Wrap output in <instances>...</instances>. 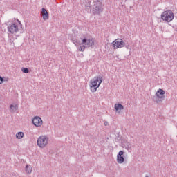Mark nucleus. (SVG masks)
<instances>
[{"instance_id":"obj_5","label":"nucleus","mask_w":177,"mask_h":177,"mask_svg":"<svg viewBox=\"0 0 177 177\" xmlns=\"http://www.w3.org/2000/svg\"><path fill=\"white\" fill-rule=\"evenodd\" d=\"M82 45H84L86 48H93V46H95V40L92 39H86L84 38L82 41Z\"/></svg>"},{"instance_id":"obj_10","label":"nucleus","mask_w":177,"mask_h":177,"mask_svg":"<svg viewBox=\"0 0 177 177\" xmlns=\"http://www.w3.org/2000/svg\"><path fill=\"white\" fill-rule=\"evenodd\" d=\"M41 15L43 17V20H49V14L48 13V10L44 8L41 9Z\"/></svg>"},{"instance_id":"obj_13","label":"nucleus","mask_w":177,"mask_h":177,"mask_svg":"<svg viewBox=\"0 0 177 177\" xmlns=\"http://www.w3.org/2000/svg\"><path fill=\"white\" fill-rule=\"evenodd\" d=\"M10 108L12 113H15V111H17V110L19 109V106L17 104H10Z\"/></svg>"},{"instance_id":"obj_20","label":"nucleus","mask_w":177,"mask_h":177,"mask_svg":"<svg viewBox=\"0 0 177 177\" xmlns=\"http://www.w3.org/2000/svg\"><path fill=\"white\" fill-rule=\"evenodd\" d=\"M21 71H22V73H24L25 74H28L30 73V70L28 69V68H22Z\"/></svg>"},{"instance_id":"obj_9","label":"nucleus","mask_w":177,"mask_h":177,"mask_svg":"<svg viewBox=\"0 0 177 177\" xmlns=\"http://www.w3.org/2000/svg\"><path fill=\"white\" fill-rule=\"evenodd\" d=\"M124 151H120L117 155V162L118 164H122L125 161V158L122 156H124Z\"/></svg>"},{"instance_id":"obj_15","label":"nucleus","mask_w":177,"mask_h":177,"mask_svg":"<svg viewBox=\"0 0 177 177\" xmlns=\"http://www.w3.org/2000/svg\"><path fill=\"white\" fill-rule=\"evenodd\" d=\"M165 95V91L161 88H159L156 92V96H164Z\"/></svg>"},{"instance_id":"obj_12","label":"nucleus","mask_w":177,"mask_h":177,"mask_svg":"<svg viewBox=\"0 0 177 177\" xmlns=\"http://www.w3.org/2000/svg\"><path fill=\"white\" fill-rule=\"evenodd\" d=\"M115 110L116 111H121V110H124V105L118 103L115 104Z\"/></svg>"},{"instance_id":"obj_7","label":"nucleus","mask_w":177,"mask_h":177,"mask_svg":"<svg viewBox=\"0 0 177 177\" xmlns=\"http://www.w3.org/2000/svg\"><path fill=\"white\" fill-rule=\"evenodd\" d=\"M103 12V8L102 7V3H97L94 5L93 13V15H100Z\"/></svg>"},{"instance_id":"obj_4","label":"nucleus","mask_w":177,"mask_h":177,"mask_svg":"<svg viewBox=\"0 0 177 177\" xmlns=\"http://www.w3.org/2000/svg\"><path fill=\"white\" fill-rule=\"evenodd\" d=\"M114 49H121L125 46V42L122 39H116L112 42Z\"/></svg>"},{"instance_id":"obj_19","label":"nucleus","mask_w":177,"mask_h":177,"mask_svg":"<svg viewBox=\"0 0 177 177\" xmlns=\"http://www.w3.org/2000/svg\"><path fill=\"white\" fill-rule=\"evenodd\" d=\"M86 48V46H85V45H82L78 48V50L80 52H84V50H85V49Z\"/></svg>"},{"instance_id":"obj_14","label":"nucleus","mask_w":177,"mask_h":177,"mask_svg":"<svg viewBox=\"0 0 177 177\" xmlns=\"http://www.w3.org/2000/svg\"><path fill=\"white\" fill-rule=\"evenodd\" d=\"M156 103H161L162 102H164V100H165V96H156Z\"/></svg>"},{"instance_id":"obj_1","label":"nucleus","mask_w":177,"mask_h":177,"mask_svg":"<svg viewBox=\"0 0 177 177\" xmlns=\"http://www.w3.org/2000/svg\"><path fill=\"white\" fill-rule=\"evenodd\" d=\"M103 82V77L101 76L95 77L90 80V89L91 92L95 93L97 91V88L100 86V84Z\"/></svg>"},{"instance_id":"obj_8","label":"nucleus","mask_w":177,"mask_h":177,"mask_svg":"<svg viewBox=\"0 0 177 177\" xmlns=\"http://www.w3.org/2000/svg\"><path fill=\"white\" fill-rule=\"evenodd\" d=\"M32 122L35 127H41V125L43 124L42 119L39 116L35 117L32 120Z\"/></svg>"},{"instance_id":"obj_18","label":"nucleus","mask_w":177,"mask_h":177,"mask_svg":"<svg viewBox=\"0 0 177 177\" xmlns=\"http://www.w3.org/2000/svg\"><path fill=\"white\" fill-rule=\"evenodd\" d=\"M26 172H27V174H31V172H32V170L31 169V165H27L26 166Z\"/></svg>"},{"instance_id":"obj_11","label":"nucleus","mask_w":177,"mask_h":177,"mask_svg":"<svg viewBox=\"0 0 177 177\" xmlns=\"http://www.w3.org/2000/svg\"><path fill=\"white\" fill-rule=\"evenodd\" d=\"M92 3V1H86L85 3H84V8H85V10H86L87 12H91V4Z\"/></svg>"},{"instance_id":"obj_6","label":"nucleus","mask_w":177,"mask_h":177,"mask_svg":"<svg viewBox=\"0 0 177 177\" xmlns=\"http://www.w3.org/2000/svg\"><path fill=\"white\" fill-rule=\"evenodd\" d=\"M8 32L10 34H16V32H19V26L16 23L12 22L8 26Z\"/></svg>"},{"instance_id":"obj_3","label":"nucleus","mask_w":177,"mask_h":177,"mask_svg":"<svg viewBox=\"0 0 177 177\" xmlns=\"http://www.w3.org/2000/svg\"><path fill=\"white\" fill-rule=\"evenodd\" d=\"M37 143L39 147L44 149V147H45L46 145H48V137H46V136H41L39 137Z\"/></svg>"},{"instance_id":"obj_22","label":"nucleus","mask_w":177,"mask_h":177,"mask_svg":"<svg viewBox=\"0 0 177 177\" xmlns=\"http://www.w3.org/2000/svg\"><path fill=\"white\" fill-rule=\"evenodd\" d=\"M3 81H5V80H3V77L0 76V84H2V82H3Z\"/></svg>"},{"instance_id":"obj_23","label":"nucleus","mask_w":177,"mask_h":177,"mask_svg":"<svg viewBox=\"0 0 177 177\" xmlns=\"http://www.w3.org/2000/svg\"><path fill=\"white\" fill-rule=\"evenodd\" d=\"M104 125H105V127H107V125H109V122H104Z\"/></svg>"},{"instance_id":"obj_2","label":"nucleus","mask_w":177,"mask_h":177,"mask_svg":"<svg viewBox=\"0 0 177 177\" xmlns=\"http://www.w3.org/2000/svg\"><path fill=\"white\" fill-rule=\"evenodd\" d=\"M160 17L162 20L167 21V23H171L173 19H174L175 15H174V12L171 10H168L164 11L161 14Z\"/></svg>"},{"instance_id":"obj_16","label":"nucleus","mask_w":177,"mask_h":177,"mask_svg":"<svg viewBox=\"0 0 177 177\" xmlns=\"http://www.w3.org/2000/svg\"><path fill=\"white\" fill-rule=\"evenodd\" d=\"M17 139H23L24 138V133L20 131L16 133Z\"/></svg>"},{"instance_id":"obj_21","label":"nucleus","mask_w":177,"mask_h":177,"mask_svg":"<svg viewBox=\"0 0 177 177\" xmlns=\"http://www.w3.org/2000/svg\"><path fill=\"white\" fill-rule=\"evenodd\" d=\"M13 23H16V24H17V26H20L21 28L22 27L23 25H21V22L19 20V19H16V21L13 22Z\"/></svg>"},{"instance_id":"obj_17","label":"nucleus","mask_w":177,"mask_h":177,"mask_svg":"<svg viewBox=\"0 0 177 177\" xmlns=\"http://www.w3.org/2000/svg\"><path fill=\"white\" fill-rule=\"evenodd\" d=\"M123 146L125 147V149H127V150H131V144L127 141L124 143Z\"/></svg>"}]
</instances>
